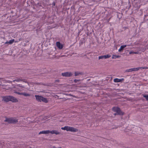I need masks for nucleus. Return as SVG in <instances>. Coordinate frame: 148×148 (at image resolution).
<instances>
[{"instance_id":"obj_13","label":"nucleus","mask_w":148,"mask_h":148,"mask_svg":"<svg viewBox=\"0 0 148 148\" xmlns=\"http://www.w3.org/2000/svg\"><path fill=\"white\" fill-rule=\"evenodd\" d=\"M126 45H121L120 48L119 49V51L121 52L122 51L123 49L124 48L126 47Z\"/></svg>"},{"instance_id":"obj_12","label":"nucleus","mask_w":148,"mask_h":148,"mask_svg":"<svg viewBox=\"0 0 148 148\" xmlns=\"http://www.w3.org/2000/svg\"><path fill=\"white\" fill-rule=\"evenodd\" d=\"M72 75V73L70 72H65V77H70Z\"/></svg>"},{"instance_id":"obj_9","label":"nucleus","mask_w":148,"mask_h":148,"mask_svg":"<svg viewBox=\"0 0 148 148\" xmlns=\"http://www.w3.org/2000/svg\"><path fill=\"white\" fill-rule=\"evenodd\" d=\"M49 133V130H44L42 131H40L39 133V134H48Z\"/></svg>"},{"instance_id":"obj_30","label":"nucleus","mask_w":148,"mask_h":148,"mask_svg":"<svg viewBox=\"0 0 148 148\" xmlns=\"http://www.w3.org/2000/svg\"><path fill=\"white\" fill-rule=\"evenodd\" d=\"M5 43L6 44H9L8 41H6Z\"/></svg>"},{"instance_id":"obj_22","label":"nucleus","mask_w":148,"mask_h":148,"mask_svg":"<svg viewBox=\"0 0 148 148\" xmlns=\"http://www.w3.org/2000/svg\"><path fill=\"white\" fill-rule=\"evenodd\" d=\"M140 68L142 69H148V67H142Z\"/></svg>"},{"instance_id":"obj_6","label":"nucleus","mask_w":148,"mask_h":148,"mask_svg":"<svg viewBox=\"0 0 148 148\" xmlns=\"http://www.w3.org/2000/svg\"><path fill=\"white\" fill-rule=\"evenodd\" d=\"M111 57V56L109 55H103L99 56V60L102 59H106L110 58Z\"/></svg>"},{"instance_id":"obj_21","label":"nucleus","mask_w":148,"mask_h":148,"mask_svg":"<svg viewBox=\"0 0 148 148\" xmlns=\"http://www.w3.org/2000/svg\"><path fill=\"white\" fill-rule=\"evenodd\" d=\"M81 81V80L80 79H75L74 80V82L75 83H77V82H79L80 81Z\"/></svg>"},{"instance_id":"obj_10","label":"nucleus","mask_w":148,"mask_h":148,"mask_svg":"<svg viewBox=\"0 0 148 148\" xmlns=\"http://www.w3.org/2000/svg\"><path fill=\"white\" fill-rule=\"evenodd\" d=\"M49 133H51L52 134H55L56 135L59 134L60 133L56 130H52L51 131H50L49 130Z\"/></svg>"},{"instance_id":"obj_26","label":"nucleus","mask_w":148,"mask_h":148,"mask_svg":"<svg viewBox=\"0 0 148 148\" xmlns=\"http://www.w3.org/2000/svg\"><path fill=\"white\" fill-rule=\"evenodd\" d=\"M61 129L64 130H65V127H62L61 128Z\"/></svg>"},{"instance_id":"obj_23","label":"nucleus","mask_w":148,"mask_h":148,"mask_svg":"<svg viewBox=\"0 0 148 148\" xmlns=\"http://www.w3.org/2000/svg\"><path fill=\"white\" fill-rule=\"evenodd\" d=\"M137 53L136 52H134L133 51H130V52L129 53L130 54H132V53H135V54H136V53Z\"/></svg>"},{"instance_id":"obj_11","label":"nucleus","mask_w":148,"mask_h":148,"mask_svg":"<svg viewBox=\"0 0 148 148\" xmlns=\"http://www.w3.org/2000/svg\"><path fill=\"white\" fill-rule=\"evenodd\" d=\"M84 74L83 72H82L76 71L75 72V76H79L80 75H82Z\"/></svg>"},{"instance_id":"obj_32","label":"nucleus","mask_w":148,"mask_h":148,"mask_svg":"<svg viewBox=\"0 0 148 148\" xmlns=\"http://www.w3.org/2000/svg\"><path fill=\"white\" fill-rule=\"evenodd\" d=\"M56 81L58 82L59 81V80H57Z\"/></svg>"},{"instance_id":"obj_3","label":"nucleus","mask_w":148,"mask_h":148,"mask_svg":"<svg viewBox=\"0 0 148 148\" xmlns=\"http://www.w3.org/2000/svg\"><path fill=\"white\" fill-rule=\"evenodd\" d=\"M5 121L7 122L8 123H16L18 122L17 119L14 118H6Z\"/></svg>"},{"instance_id":"obj_4","label":"nucleus","mask_w":148,"mask_h":148,"mask_svg":"<svg viewBox=\"0 0 148 148\" xmlns=\"http://www.w3.org/2000/svg\"><path fill=\"white\" fill-rule=\"evenodd\" d=\"M112 110L114 112H115L117 113V114L119 115H123L124 114V113L120 109L117 107H113L112 108Z\"/></svg>"},{"instance_id":"obj_27","label":"nucleus","mask_w":148,"mask_h":148,"mask_svg":"<svg viewBox=\"0 0 148 148\" xmlns=\"http://www.w3.org/2000/svg\"><path fill=\"white\" fill-rule=\"evenodd\" d=\"M53 5V6H55V3L54 2H53L52 4Z\"/></svg>"},{"instance_id":"obj_17","label":"nucleus","mask_w":148,"mask_h":148,"mask_svg":"<svg viewBox=\"0 0 148 148\" xmlns=\"http://www.w3.org/2000/svg\"><path fill=\"white\" fill-rule=\"evenodd\" d=\"M144 19L146 21L148 20V15H145L144 16Z\"/></svg>"},{"instance_id":"obj_31","label":"nucleus","mask_w":148,"mask_h":148,"mask_svg":"<svg viewBox=\"0 0 148 148\" xmlns=\"http://www.w3.org/2000/svg\"><path fill=\"white\" fill-rule=\"evenodd\" d=\"M114 115L115 116L116 115H118V114H117V113L116 112V113H115L114 114Z\"/></svg>"},{"instance_id":"obj_16","label":"nucleus","mask_w":148,"mask_h":148,"mask_svg":"<svg viewBox=\"0 0 148 148\" xmlns=\"http://www.w3.org/2000/svg\"><path fill=\"white\" fill-rule=\"evenodd\" d=\"M143 95L146 99V100L148 101V95Z\"/></svg>"},{"instance_id":"obj_28","label":"nucleus","mask_w":148,"mask_h":148,"mask_svg":"<svg viewBox=\"0 0 148 148\" xmlns=\"http://www.w3.org/2000/svg\"><path fill=\"white\" fill-rule=\"evenodd\" d=\"M124 28L125 29H128V27H124Z\"/></svg>"},{"instance_id":"obj_8","label":"nucleus","mask_w":148,"mask_h":148,"mask_svg":"<svg viewBox=\"0 0 148 148\" xmlns=\"http://www.w3.org/2000/svg\"><path fill=\"white\" fill-rule=\"evenodd\" d=\"M124 81V79L122 78L121 79H119L118 78H115L114 79V81L115 82H122Z\"/></svg>"},{"instance_id":"obj_14","label":"nucleus","mask_w":148,"mask_h":148,"mask_svg":"<svg viewBox=\"0 0 148 148\" xmlns=\"http://www.w3.org/2000/svg\"><path fill=\"white\" fill-rule=\"evenodd\" d=\"M134 69L133 68H132L130 69H127L125 71V72H131L132 71H134Z\"/></svg>"},{"instance_id":"obj_18","label":"nucleus","mask_w":148,"mask_h":148,"mask_svg":"<svg viewBox=\"0 0 148 148\" xmlns=\"http://www.w3.org/2000/svg\"><path fill=\"white\" fill-rule=\"evenodd\" d=\"M14 39H13L12 40H9V41H8L9 44H12L14 42Z\"/></svg>"},{"instance_id":"obj_19","label":"nucleus","mask_w":148,"mask_h":148,"mask_svg":"<svg viewBox=\"0 0 148 148\" xmlns=\"http://www.w3.org/2000/svg\"><path fill=\"white\" fill-rule=\"evenodd\" d=\"M120 57V56H116V55H113L112 56V58H113L116 59V58H119Z\"/></svg>"},{"instance_id":"obj_2","label":"nucleus","mask_w":148,"mask_h":148,"mask_svg":"<svg viewBox=\"0 0 148 148\" xmlns=\"http://www.w3.org/2000/svg\"><path fill=\"white\" fill-rule=\"evenodd\" d=\"M36 100L39 102L42 101L45 103L48 102V101L47 99L45 97H42L41 96L38 95H36L35 96Z\"/></svg>"},{"instance_id":"obj_5","label":"nucleus","mask_w":148,"mask_h":148,"mask_svg":"<svg viewBox=\"0 0 148 148\" xmlns=\"http://www.w3.org/2000/svg\"><path fill=\"white\" fill-rule=\"evenodd\" d=\"M65 130L67 131H69L71 132H77L78 131V129L72 127L65 126Z\"/></svg>"},{"instance_id":"obj_7","label":"nucleus","mask_w":148,"mask_h":148,"mask_svg":"<svg viewBox=\"0 0 148 148\" xmlns=\"http://www.w3.org/2000/svg\"><path fill=\"white\" fill-rule=\"evenodd\" d=\"M56 45L57 47L59 49H62L63 48V45L60 42H56Z\"/></svg>"},{"instance_id":"obj_20","label":"nucleus","mask_w":148,"mask_h":148,"mask_svg":"<svg viewBox=\"0 0 148 148\" xmlns=\"http://www.w3.org/2000/svg\"><path fill=\"white\" fill-rule=\"evenodd\" d=\"M134 68V71H136L138 70L140 68H139V67L134 68Z\"/></svg>"},{"instance_id":"obj_15","label":"nucleus","mask_w":148,"mask_h":148,"mask_svg":"<svg viewBox=\"0 0 148 148\" xmlns=\"http://www.w3.org/2000/svg\"><path fill=\"white\" fill-rule=\"evenodd\" d=\"M23 95L26 97H28L30 96V94L25 92L23 93Z\"/></svg>"},{"instance_id":"obj_25","label":"nucleus","mask_w":148,"mask_h":148,"mask_svg":"<svg viewBox=\"0 0 148 148\" xmlns=\"http://www.w3.org/2000/svg\"><path fill=\"white\" fill-rule=\"evenodd\" d=\"M62 75L64 76H65V73H62Z\"/></svg>"},{"instance_id":"obj_1","label":"nucleus","mask_w":148,"mask_h":148,"mask_svg":"<svg viewBox=\"0 0 148 148\" xmlns=\"http://www.w3.org/2000/svg\"><path fill=\"white\" fill-rule=\"evenodd\" d=\"M2 101L6 102L11 101L13 102H16L18 101L16 99L12 96H10L3 97Z\"/></svg>"},{"instance_id":"obj_33","label":"nucleus","mask_w":148,"mask_h":148,"mask_svg":"<svg viewBox=\"0 0 148 148\" xmlns=\"http://www.w3.org/2000/svg\"><path fill=\"white\" fill-rule=\"evenodd\" d=\"M62 57V56H61V57Z\"/></svg>"},{"instance_id":"obj_29","label":"nucleus","mask_w":148,"mask_h":148,"mask_svg":"<svg viewBox=\"0 0 148 148\" xmlns=\"http://www.w3.org/2000/svg\"><path fill=\"white\" fill-rule=\"evenodd\" d=\"M53 148H62L61 147H59L57 148V147H53Z\"/></svg>"},{"instance_id":"obj_24","label":"nucleus","mask_w":148,"mask_h":148,"mask_svg":"<svg viewBox=\"0 0 148 148\" xmlns=\"http://www.w3.org/2000/svg\"><path fill=\"white\" fill-rule=\"evenodd\" d=\"M16 93L19 95H23V93H20L19 92H16Z\"/></svg>"}]
</instances>
